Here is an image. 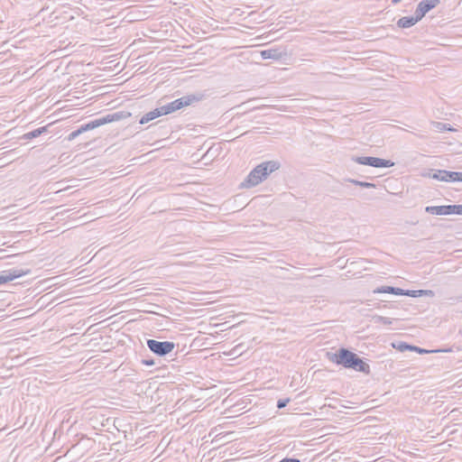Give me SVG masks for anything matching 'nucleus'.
<instances>
[{"mask_svg":"<svg viewBox=\"0 0 462 462\" xmlns=\"http://www.w3.org/2000/svg\"><path fill=\"white\" fill-rule=\"evenodd\" d=\"M416 23L412 16H403L397 21V25L400 28H410Z\"/></svg>","mask_w":462,"mask_h":462,"instance_id":"obj_14","label":"nucleus"},{"mask_svg":"<svg viewBox=\"0 0 462 462\" xmlns=\"http://www.w3.org/2000/svg\"><path fill=\"white\" fill-rule=\"evenodd\" d=\"M280 166L281 164L277 161L263 162L249 172L240 186L246 189L254 187L267 179L272 172L277 171Z\"/></svg>","mask_w":462,"mask_h":462,"instance_id":"obj_2","label":"nucleus"},{"mask_svg":"<svg viewBox=\"0 0 462 462\" xmlns=\"http://www.w3.org/2000/svg\"><path fill=\"white\" fill-rule=\"evenodd\" d=\"M279 462H300V460L299 458H295V457H284L282 460H280Z\"/></svg>","mask_w":462,"mask_h":462,"instance_id":"obj_26","label":"nucleus"},{"mask_svg":"<svg viewBox=\"0 0 462 462\" xmlns=\"http://www.w3.org/2000/svg\"><path fill=\"white\" fill-rule=\"evenodd\" d=\"M432 294L431 291H425V290H417V291H411V290H406L405 291V296L409 297H420L423 295Z\"/></svg>","mask_w":462,"mask_h":462,"instance_id":"obj_15","label":"nucleus"},{"mask_svg":"<svg viewBox=\"0 0 462 462\" xmlns=\"http://www.w3.org/2000/svg\"><path fill=\"white\" fill-rule=\"evenodd\" d=\"M30 269L13 268L0 273V285L30 273Z\"/></svg>","mask_w":462,"mask_h":462,"instance_id":"obj_8","label":"nucleus"},{"mask_svg":"<svg viewBox=\"0 0 462 462\" xmlns=\"http://www.w3.org/2000/svg\"><path fill=\"white\" fill-rule=\"evenodd\" d=\"M426 14L427 13L424 12L423 9L420 8V6L417 5V8L415 10V14H414V15L412 17L415 20V22L418 23L419 21H420L424 17V15Z\"/></svg>","mask_w":462,"mask_h":462,"instance_id":"obj_19","label":"nucleus"},{"mask_svg":"<svg viewBox=\"0 0 462 462\" xmlns=\"http://www.w3.org/2000/svg\"><path fill=\"white\" fill-rule=\"evenodd\" d=\"M352 161L374 168H389L394 165V162L390 160L372 156H353Z\"/></svg>","mask_w":462,"mask_h":462,"instance_id":"obj_6","label":"nucleus"},{"mask_svg":"<svg viewBox=\"0 0 462 462\" xmlns=\"http://www.w3.org/2000/svg\"><path fill=\"white\" fill-rule=\"evenodd\" d=\"M427 213L442 216V215H462V205H447V206H428L425 208Z\"/></svg>","mask_w":462,"mask_h":462,"instance_id":"obj_7","label":"nucleus"},{"mask_svg":"<svg viewBox=\"0 0 462 462\" xmlns=\"http://www.w3.org/2000/svg\"><path fill=\"white\" fill-rule=\"evenodd\" d=\"M373 320L374 323H381L383 325H385V326H390L393 323V319H391V318H387V317H383V316H379V315H375L373 317Z\"/></svg>","mask_w":462,"mask_h":462,"instance_id":"obj_16","label":"nucleus"},{"mask_svg":"<svg viewBox=\"0 0 462 462\" xmlns=\"http://www.w3.org/2000/svg\"><path fill=\"white\" fill-rule=\"evenodd\" d=\"M405 291L406 290H403V289H401V288H397V287H394V295H404L405 296Z\"/></svg>","mask_w":462,"mask_h":462,"instance_id":"obj_27","label":"nucleus"},{"mask_svg":"<svg viewBox=\"0 0 462 462\" xmlns=\"http://www.w3.org/2000/svg\"><path fill=\"white\" fill-rule=\"evenodd\" d=\"M290 402V399L289 398H286V399H279L277 401V408L278 409H282L284 407H286V405L289 403Z\"/></svg>","mask_w":462,"mask_h":462,"instance_id":"obj_23","label":"nucleus"},{"mask_svg":"<svg viewBox=\"0 0 462 462\" xmlns=\"http://www.w3.org/2000/svg\"><path fill=\"white\" fill-rule=\"evenodd\" d=\"M238 347H239V346H235V349H234V351H236Z\"/></svg>","mask_w":462,"mask_h":462,"instance_id":"obj_29","label":"nucleus"},{"mask_svg":"<svg viewBox=\"0 0 462 462\" xmlns=\"http://www.w3.org/2000/svg\"><path fill=\"white\" fill-rule=\"evenodd\" d=\"M142 364L147 366H152L155 365V361L152 358L143 359Z\"/></svg>","mask_w":462,"mask_h":462,"instance_id":"obj_25","label":"nucleus"},{"mask_svg":"<svg viewBox=\"0 0 462 462\" xmlns=\"http://www.w3.org/2000/svg\"><path fill=\"white\" fill-rule=\"evenodd\" d=\"M347 181L353 183L354 185H356V186H359V187H362V188H374L375 187V184L374 183H371V182H367V181H361V180H354V179H347L346 180Z\"/></svg>","mask_w":462,"mask_h":462,"instance_id":"obj_17","label":"nucleus"},{"mask_svg":"<svg viewBox=\"0 0 462 462\" xmlns=\"http://www.w3.org/2000/svg\"><path fill=\"white\" fill-rule=\"evenodd\" d=\"M374 293H394V287L393 286H382L374 290Z\"/></svg>","mask_w":462,"mask_h":462,"instance_id":"obj_18","label":"nucleus"},{"mask_svg":"<svg viewBox=\"0 0 462 462\" xmlns=\"http://www.w3.org/2000/svg\"><path fill=\"white\" fill-rule=\"evenodd\" d=\"M402 0H392L393 5H397L398 3L402 2Z\"/></svg>","mask_w":462,"mask_h":462,"instance_id":"obj_28","label":"nucleus"},{"mask_svg":"<svg viewBox=\"0 0 462 462\" xmlns=\"http://www.w3.org/2000/svg\"><path fill=\"white\" fill-rule=\"evenodd\" d=\"M448 174H449V171L437 170L432 174L430 173L429 176L434 180L448 182Z\"/></svg>","mask_w":462,"mask_h":462,"instance_id":"obj_13","label":"nucleus"},{"mask_svg":"<svg viewBox=\"0 0 462 462\" xmlns=\"http://www.w3.org/2000/svg\"><path fill=\"white\" fill-rule=\"evenodd\" d=\"M148 348L159 356H165L175 348V344L171 341H158L155 339H147Z\"/></svg>","mask_w":462,"mask_h":462,"instance_id":"obj_5","label":"nucleus"},{"mask_svg":"<svg viewBox=\"0 0 462 462\" xmlns=\"http://www.w3.org/2000/svg\"><path fill=\"white\" fill-rule=\"evenodd\" d=\"M204 95L201 93L190 94L173 100L166 105L161 106L160 109L162 115H169L175 111H178L185 106L193 105L201 101Z\"/></svg>","mask_w":462,"mask_h":462,"instance_id":"obj_4","label":"nucleus"},{"mask_svg":"<svg viewBox=\"0 0 462 462\" xmlns=\"http://www.w3.org/2000/svg\"><path fill=\"white\" fill-rule=\"evenodd\" d=\"M398 350L403 352L405 350H411V345H409L405 342H399L397 346L393 345Z\"/></svg>","mask_w":462,"mask_h":462,"instance_id":"obj_22","label":"nucleus"},{"mask_svg":"<svg viewBox=\"0 0 462 462\" xmlns=\"http://www.w3.org/2000/svg\"><path fill=\"white\" fill-rule=\"evenodd\" d=\"M439 3V0H422L419 3L418 5L420 6L424 12L428 13L435 8Z\"/></svg>","mask_w":462,"mask_h":462,"instance_id":"obj_12","label":"nucleus"},{"mask_svg":"<svg viewBox=\"0 0 462 462\" xmlns=\"http://www.w3.org/2000/svg\"><path fill=\"white\" fill-rule=\"evenodd\" d=\"M411 351H415V352H417L419 354H427V353H430L431 352V351L420 348V347L416 346H412ZM448 351L449 350H440V349H438V350H433L432 352H448Z\"/></svg>","mask_w":462,"mask_h":462,"instance_id":"obj_21","label":"nucleus"},{"mask_svg":"<svg viewBox=\"0 0 462 462\" xmlns=\"http://www.w3.org/2000/svg\"><path fill=\"white\" fill-rule=\"evenodd\" d=\"M327 356L329 361L345 368L353 369L366 374L370 373L369 365L347 348L341 347L335 353L328 352Z\"/></svg>","mask_w":462,"mask_h":462,"instance_id":"obj_1","label":"nucleus"},{"mask_svg":"<svg viewBox=\"0 0 462 462\" xmlns=\"http://www.w3.org/2000/svg\"><path fill=\"white\" fill-rule=\"evenodd\" d=\"M285 49L271 48L261 51V56L263 60L272 59L274 60H280L287 56Z\"/></svg>","mask_w":462,"mask_h":462,"instance_id":"obj_9","label":"nucleus"},{"mask_svg":"<svg viewBox=\"0 0 462 462\" xmlns=\"http://www.w3.org/2000/svg\"><path fill=\"white\" fill-rule=\"evenodd\" d=\"M79 134H81V131H80V129H79V127L77 130H75V131L71 132V133L68 135L67 139H68L69 141H72V140H74L76 137H78Z\"/></svg>","mask_w":462,"mask_h":462,"instance_id":"obj_24","label":"nucleus"},{"mask_svg":"<svg viewBox=\"0 0 462 462\" xmlns=\"http://www.w3.org/2000/svg\"><path fill=\"white\" fill-rule=\"evenodd\" d=\"M46 132H48V126H42L24 134L21 138L23 140H31L40 136Z\"/></svg>","mask_w":462,"mask_h":462,"instance_id":"obj_11","label":"nucleus"},{"mask_svg":"<svg viewBox=\"0 0 462 462\" xmlns=\"http://www.w3.org/2000/svg\"><path fill=\"white\" fill-rule=\"evenodd\" d=\"M130 116H131V113L128 111H124V110L116 111V112L110 113V114L103 116L97 117L92 121H89L87 124L81 125L79 126V129L81 131V134H83L87 131L93 130L95 128H97V127L106 125V124L127 119Z\"/></svg>","mask_w":462,"mask_h":462,"instance_id":"obj_3","label":"nucleus"},{"mask_svg":"<svg viewBox=\"0 0 462 462\" xmlns=\"http://www.w3.org/2000/svg\"><path fill=\"white\" fill-rule=\"evenodd\" d=\"M448 181H462V172L449 171Z\"/></svg>","mask_w":462,"mask_h":462,"instance_id":"obj_20","label":"nucleus"},{"mask_svg":"<svg viewBox=\"0 0 462 462\" xmlns=\"http://www.w3.org/2000/svg\"><path fill=\"white\" fill-rule=\"evenodd\" d=\"M161 116H163L161 109H160V106L146 113L145 115H143L141 119L139 120V123L141 125H144L146 123H149L150 121Z\"/></svg>","mask_w":462,"mask_h":462,"instance_id":"obj_10","label":"nucleus"}]
</instances>
